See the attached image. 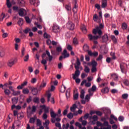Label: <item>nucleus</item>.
Masks as SVG:
<instances>
[{
    "mask_svg": "<svg viewBox=\"0 0 129 129\" xmlns=\"http://www.w3.org/2000/svg\"><path fill=\"white\" fill-rule=\"evenodd\" d=\"M103 24H100L99 26H97L95 29H94L93 30V34L94 35H96V34H98L99 36H101L102 35V29L104 28Z\"/></svg>",
    "mask_w": 129,
    "mask_h": 129,
    "instance_id": "nucleus-1",
    "label": "nucleus"
},
{
    "mask_svg": "<svg viewBox=\"0 0 129 129\" xmlns=\"http://www.w3.org/2000/svg\"><path fill=\"white\" fill-rule=\"evenodd\" d=\"M83 49L85 52H87L88 51V54L89 56H93L94 57H97V56H98V52H92L91 51L88 50H89V47L87 44H85L83 46Z\"/></svg>",
    "mask_w": 129,
    "mask_h": 129,
    "instance_id": "nucleus-2",
    "label": "nucleus"
},
{
    "mask_svg": "<svg viewBox=\"0 0 129 129\" xmlns=\"http://www.w3.org/2000/svg\"><path fill=\"white\" fill-rule=\"evenodd\" d=\"M6 1H7L6 5L8 9H11V8H12V5H13V6H15V5H17V4H18V2H19V0H12L11 3V2H10V0H6Z\"/></svg>",
    "mask_w": 129,
    "mask_h": 129,
    "instance_id": "nucleus-3",
    "label": "nucleus"
},
{
    "mask_svg": "<svg viewBox=\"0 0 129 129\" xmlns=\"http://www.w3.org/2000/svg\"><path fill=\"white\" fill-rule=\"evenodd\" d=\"M45 52H46V53H43L42 54L41 57L42 59H44V58L46 57V55H47L48 57V61L49 62H51L52 60H53V56L50 55V52H49V51L46 50Z\"/></svg>",
    "mask_w": 129,
    "mask_h": 129,
    "instance_id": "nucleus-4",
    "label": "nucleus"
},
{
    "mask_svg": "<svg viewBox=\"0 0 129 129\" xmlns=\"http://www.w3.org/2000/svg\"><path fill=\"white\" fill-rule=\"evenodd\" d=\"M18 62V59L17 58H15L13 60H10L8 62V67H10V68H12L16 63Z\"/></svg>",
    "mask_w": 129,
    "mask_h": 129,
    "instance_id": "nucleus-5",
    "label": "nucleus"
},
{
    "mask_svg": "<svg viewBox=\"0 0 129 129\" xmlns=\"http://www.w3.org/2000/svg\"><path fill=\"white\" fill-rule=\"evenodd\" d=\"M25 12H26V10H25L24 8H21L19 10L18 15L20 16V17H24V16H27V14H25Z\"/></svg>",
    "mask_w": 129,
    "mask_h": 129,
    "instance_id": "nucleus-6",
    "label": "nucleus"
},
{
    "mask_svg": "<svg viewBox=\"0 0 129 129\" xmlns=\"http://www.w3.org/2000/svg\"><path fill=\"white\" fill-rule=\"evenodd\" d=\"M29 88L31 89V92L33 95H37L39 91V89H37L36 88H34L32 87H29Z\"/></svg>",
    "mask_w": 129,
    "mask_h": 129,
    "instance_id": "nucleus-7",
    "label": "nucleus"
},
{
    "mask_svg": "<svg viewBox=\"0 0 129 129\" xmlns=\"http://www.w3.org/2000/svg\"><path fill=\"white\" fill-rule=\"evenodd\" d=\"M72 75L73 76V79H76L77 77H78L79 75H80V71H79V69H76L75 73L73 74Z\"/></svg>",
    "mask_w": 129,
    "mask_h": 129,
    "instance_id": "nucleus-8",
    "label": "nucleus"
},
{
    "mask_svg": "<svg viewBox=\"0 0 129 129\" xmlns=\"http://www.w3.org/2000/svg\"><path fill=\"white\" fill-rule=\"evenodd\" d=\"M75 26L74 24L72 22H69L67 24V27L69 30H74Z\"/></svg>",
    "mask_w": 129,
    "mask_h": 129,
    "instance_id": "nucleus-9",
    "label": "nucleus"
},
{
    "mask_svg": "<svg viewBox=\"0 0 129 129\" xmlns=\"http://www.w3.org/2000/svg\"><path fill=\"white\" fill-rule=\"evenodd\" d=\"M52 31L54 33H59L60 32V28L57 25H54L52 27Z\"/></svg>",
    "mask_w": 129,
    "mask_h": 129,
    "instance_id": "nucleus-10",
    "label": "nucleus"
},
{
    "mask_svg": "<svg viewBox=\"0 0 129 129\" xmlns=\"http://www.w3.org/2000/svg\"><path fill=\"white\" fill-rule=\"evenodd\" d=\"M36 124L37 126H40L39 128L38 129H44V127L42 126V121H41L40 119H36Z\"/></svg>",
    "mask_w": 129,
    "mask_h": 129,
    "instance_id": "nucleus-11",
    "label": "nucleus"
},
{
    "mask_svg": "<svg viewBox=\"0 0 129 129\" xmlns=\"http://www.w3.org/2000/svg\"><path fill=\"white\" fill-rule=\"evenodd\" d=\"M46 85H47V82H45V81L43 80L41 82V84L40 85V88L38 89L39 91L42 90V88H44L46 87Z\"/></svg>",
    "mask_w": 129,
    "mask_h": 129,
    "instance_id": "nucleus-12",
    "label": "nucleus"
},
{
    "mask_svg": "<svg viewBox=\"0 0 129 129\" xmlns=\"http://www.w3.org/2000/svg\"><path fill=\"white\" fill-rule=\"evenodd\" d=\"M81 64L80 62V60H79V58L77 57V62L76 63H75V68L76 69H79V66Z\"/></svg>",
    "mask_w": 129,
    "mask_h": 129,
    "instance_id": "nucleus-13",
    "label": "nucleus"
},
{
    "mask_svg": "<svg viewBox=\"0 0 129 129\" xmlns=\"http://www.w3.org/2000/svg\"><path fill=\"white\" fill-rule=\"evenodd\" d=\"M108 41V36L107 34H105L102 37V42L106 43Z\"/></svg>",
    "mask_w": 129,
    "mask_h": 129,
    "instance_id": "nucleus-14",
    "label": "nucleus"
},
{
    "mask_svg": "<svg viewBox=\"0 0 129 129\" xmlns=\"http://www.w3.org/2000/svg\"><path fill=\"white\" fill-rule=\"evenodd\" d=\"M88 38H89L90 41H91L92 40H97V39H98V38H99V36H92V35H91V34H89Z\"/></svg>",
    "mask_w": 129,
    "mask_h": 129,
    "instance_id": "nucleus-15",
    "label": "nucleus"
},
{
    "mask_svg": "<svg viewBox=\"0 0 129 129\" xmlns=\"http://www.w3.org/2000/svg\"><path fill=\"white\" fill-rule=\"evenodd\" d=\"M28 84L27 81H25L23 84H22L21 85H19L17 86V88L19 90L23 89L24 88V86H26Z\"/></svg>",
    "mask_w": 129,
    "mask_h": 129,
    "instance_id": "nucleus-16",
    "label": "nucleus"
},
{
    "mask_svg": "<svg viewBox=\"0 0 129 129\" xmlns=\"http://www.w3.org/2000/svg\"><path fill=\"white\" fill-rule=\"evenodd\" d=\"M62 55V56H63V59L68 58V57H69V56H70V54L69 53H67V50H66V49L63 50Z\"/></svg>",
    "mask_w": 129,
    "mask_h": 129,
    "instance_id": "nucleus-17",
    "label": "nucleus"
},
{
    "mask_svg": "<svg viewBox=\"0 0 129 129\" xmlns=\"http://www.w3.org/2000/svg\"><path fill=\"white\" fill-rule=\"evenodd\" d=\"M106 7H107V0H102L101 8L102 9H104L106 8Z\"/></svg>",
    "mask_w": 129,
    "mask_h": 129,
    "instance_id": "nucleus-18",
    "label": "nucleus"
},
{
    "mask_svg": "<svg viewBox=\"0 0 129 129\" xmlns=\"http://www.w3.org/2000/svg\"><path fill=\"white\" fill-rule=\"evenodd\" d=\"M75 2V4H74V7H73V11L74 13H76L77 12V8H78V5H77V0H74Z\"/></svg>",
    "mask_w": 129,
    "mask_h": 129,
    "instance_id": "nucleus-19",
    "label": "nucleus"
},
{
    "mask_svg": "<svg viewBox=\"0 0 129 129\" xmlns=\"http://www.w3.org/2000/svg\"><path fill=\"white\" fill-rule=\"evenodd\" d=\"M58 115L57 114H55V112L53 110V109H50V116L51 117H53V118H55L56 116Z\"/></svg>",
    "mask_w": 129,
    "mask_h": 129,
    "instance_id": "nucleus-20",
    "label": "nucleus"
},
{
    "mask_svg": "<svg viewBox=\"0 0 129 129\" xmlns=\"http://www.w3.org/2000/svg\"><path fill=\"white\" fill-rule=\"evenodd\" d=\"M18 5L20 7H25V3L24 0H18Z\"/></svg>",
    "mask_w": 129,
    "mask_h": 129,
    "instance_id": "nucleus-21",
    "label": "nucleus"
},
{
    "mask_svg": "<svg viewBox=\"0 0 129 129\" xmlns=\"http://www.w3.org/2000/svg\"><path fill=\"white\" fill-rule=\"evenodd\" d=\"M101 92H102V93H108V92H109V89L108 87H106L105 88H103L101 90Z\"/></svg>",
    "mask_w": 129,
    "mask_h": 129,
    "instance_id": "nucleus-22",
    "label": "nucleus"
},
{
    "mask_svg": "<svg viewBox=\"0 0 129 129\" xmlns=\"http://www.w3.org/2000/svg\"><path fill=\"white\" fill-rule=\"evenodd\" d=\"M19 100L18 97H14L12 98V102L13 104H17Z\"/></svg>",
    "mask_w": 129,
    "mask_h": 129,
    "instance_id": "nucleus-23",
    "label": "nucleus"
},
{
    "mask_svg": "<svg viewBox=\"0 0 129 129\" xmlns=\"http://www.w3.org/2000/svg\"><path fill=\"white\" fill-rule=\"evenodd\" d=\"M12 91H13L12 94L13 95H14V96H17L21 94V91H15V90H12Z\"/></svg>",
    "mask_w": 129,
    "mask_h": 129,
    "instance_id": "nucleus-24",
    "label": "nucleus"
},
{
    "mask_svg": "<svg viewBox=\"0 0 129 129\" xmlns=\"http://www.w3.org/2000/svg\"><path fill=\"white\" fill-rule=\"evenodd\" d=\"M111 38L114 44H117V39H116V38H115L114 35H111Z\"/></svg>",
    "mask_w": 129,
    "mask_h": 129,
    "instance_id": "nucleus-25",
    "label": "nucleus"
},
{
    "mask_svg": "<svg viewBox=\"0 0 129 129\" xmlns=\"http://www.w3.org/2000/svg\"><path fill=\"white\" fill-rule=\"evenodd\" d=\"M23 23H24V19H23V18H20L18 22V24L19 25V26H20V27H22V26H23Z\"/></svg>",
    "mask_w": 129,
    "mask_h": 129,
    "instance_id": "nucleus-26",
    "label": "nucleus"
},
{
    "mask_svg": "<svg viewBox=\"0 0 129 129\" xmlns=\"http://www.w3.org/2000/svg\"><path fill=\"white\" fill-rule=\"evenodd\" d=\"M76 108H77V105H76V104H74L73 106L70 108L71 111L74 112Z\"/></svg>",
    "mask_w": 129,
    "mask_h": 129,
    "instance_id": "nucleus-27",
    "label": "nucleus"
},
{
    "mask_svg": "<svg viewBox=\"0 0 129 129\" xmlns=\"http://www.w3.org/2000/svg\"><path fill=\"white\" fill-rule=\"evenodd\" d=\"M36 118H37L36 116H34V117H31L29 119L30 123H34L35 121L36 120Z\"/></svg>",
    "mask_w": 129,
    "mask_h": 129,
    "instance_id": "nucleus-28",
    "label": "nucleus"
},
{
    "mask_svg": "<svg viewBox=\"0 0 129 129\" xmlns=\"http://www.w3.org/2000/svg\"><path fill=\"white\" fill-rule=\"evenodd\" d=\"M93 121H92V124H95V123H94V121H97L98 120V117H97V116L94 115L93 116Z\"/></svg>",
    "mask_w": 129,
    "mask_h": 129,
    "instance_id": "nucleus-29",
    "label": "nucleus"
},
{
    "mask_svg": "<svg viewBox=\"0 0 129 129\" xmlns=\"http://www.w3.org/2000/svg\"><path fill=\"white\" fill-rule=\"evenodd\" d=\"M111 76L115 81H118V76L117 75L114 74Z\"/></svg>",
    "mask_w": 129,
    "mask_h": 129,
    "instance_id": "nucleus-30",
    "label": "nucleus"
},
{
    "mask_svg": "<svg viewBox=\"0 0 129 129\" xmlns=\"http://www.w3.org/2000/svg\"><path fill=\"white\" fill-rule=\"evenodd\" d=\"M22 92H23V94H29V93H30V91L29 90V89H28V88H24Z\"/></svg>",
    "mask_w": 129,
    "mask_h": 129,
    "instance_id": "nucleus-31",
    "label": "nucleus"
},
{
    "mask_svg": "<svg viewBox=\"0 0 129 129\" xmlns=\"http://www.w3.org/2000/svg\"><path fill=\"white\" fill-rule=\"evenodd\" d=\"M84 72H85V73H89V72H90V69H89L87 66H84Z\"/></svg>",
    "mask_w": 129,
    "mask_h": 129,
    "instance_id": "nucleus-32",
    "label": "nucleus"
},
{
    "mask_svg": "<svg viewBox=\"0 0 129 129\" xmlns=\"http://www.w3.org/2000/svg\"><path fill=\"white\" fill-rule=\"evenodd\" d=\"M5 18H6V14H5L4 13H2L0 16V22H3Z\"/></svg>",
    "mask_w": 129,
    "mask_h": 129,
    "instance_id": "nucleus-33",
    "label": "nucleus"
},
{
    "mask_svg": "<svg viewBox=\"0 0 129 129\" xmlns=\"http://www.w3.org/2000/svg\"><path fill=\"white\" fill-rule=\"evenodd\" d=\"M122 30H126L127 29V24L125 23H123L121 25Z\"/></svg>",
    "mask_w": 129,
    "mask_h": 129,
    "instance_id": "nucleus-34",
    "label": "nucleus"
},
{
    "mask_svg": "<svg viewBox=\"0 0 129 129\" xmlns=\"http://www.w3.org/2000/svg\"><path fill=\"white\" fill-rule=\"evenodd\" d=\"M85 94V91H84V90H83V89L81 90L80 97L82 99H83V98H84V94Z\"/></svg>",
    "mask_w": 129,
    "mask_h": 129,
    "instance_id": "nucleus-35",
    "label": "nucleus"
},
{
    "mask_svg": "<svg viewBox=\"0 0 129 129\" xmlns=\"http://www.w3.org/2000/svg\"><path fill=\"white\" fill-rule=\"evenodd\" d=\"M81 29L84 34H86V33H87V29H86V27H85V26L83 25L81 27Z\"/></svg>",
    "mask_w": 129,
    "mask_h": 129,
    "instance_id": "nucleus-36",
    "label": "nucleus"
},
{
    "mask_svg": "<svg viewBox=\"0 0 129 129\" xmlns=\"http://www.w3.org/2000/svg\"><path fill=\"white\" fill-rule=\"evenodd\" d=\"M4 93L6 95H10L11 94V91L8 89H5L4 90Z\"/></svg>",
    "mask_w": 129,
    "mask_h": 129,
    "instance_id": "nucleus-37",
    "label": "nucleus"
},
{
    "mask_svg": "<svg viewBox=\"0 0 129 129\" xmlns=\"http://www.w3.org/2000/svg\"><path fill=\"white\" fill-rule=\"evenodd\" d=\"M91 66L92 67H96L97 66V62L95 60H92L91 61Z\"/></svg>",
    "mask_w": 129,
    "mask_h": 129,
    "instance_id": "nucleus-38",
    "label": "nucleus"
},
{
    "mask_svg": "<svg viewBox=\"0 0 129 129\" xmlns=\"http://www.w3.org/2000/svg\"><path fill=\"white\" fill-rule=\"evenodd\" d=\"M73 43L75 46L78 45V40H77V38L75 37L73 39Z\"/></svg>",
    "mask_w": 129,
    "mask_h": 129,
    "instance_id": "nucleus-39",
    "label": "nucleus"
},
{
    "mask_svg": "<svg viewBox=\"0 0 129 129\" xmlns=\"http://www.w3.org/2000/svg\"><path fill=\"white\" fill-rule=\"evenodd\" d=\"M33 102H34V103H40V101L39 100V98L35 97L33 98Z\"/></svg>",
    "mask_w": 129,
    "mask_h": 129,
    "instance_id": "nucleus-40",
    "label": "nucleus"
},
{
    "mask_svg": "<svg viewBox=\"0 0 129 129\" xmlns=\"http://www.w3.org/2000/svg\"><path fill=\"white\" fill-rule=\"evenodd\" d=\"M74 117V114L73 113L70 112L69 114L67 115V117L69 118V119H72V118Z\"/></svg>",
    "mask_w": 129,
    "mask_h": 129,
    "instance_id": "nucleus-41",
    "label": "nucleus"
},
{
    "mask_svg": "<svg viewBox=\"0 0 129 129\" xmlns=\"http://www.w3.org/2000/svg\"><path fill=\"white\" fill-rule=\"evenodd\" d=\"M25 21L27 24H31V20H30V18L28 16L25 17Z\"/></svg>",
    "mask_w": 129,
    "mask_h": 129,
    "instance_id": "nucleus-42",
    "label": "nucleus"
},
{
    "mask_svg": "<svg viewBox=\"0 0 129 129\" xmlns=\"http://www.w3.org/2000/svg\"><path fill=\"white\" fill-rule=\"evenodd\" d=\"M56 52H58V53H61L62 52V47L61 46H58L56 48Z\"/></svg>",
    "mask_w": 129,
    "mask_h": 129,
    "instance_id": "nucleus-43",
    "label": "nucleus"
},
{
    "mask_svg": "<svg viewBox=\"0 0 129 129\" xmlns=\"http://www.w3.org/2000/svg\"><path fill=\"white\" fill-rule=\"evenodd\" d=\"M128 97V94H123L122 95V98L123 99H127Z\"/></svg>",
    "mask_w": 129,
    "mask_h": 129,
    "instance_id": "nucleus-44",
    "label": "nucleus"
},
{
    "mask_svg": "<svg viewBox=\"0 0 129 129\" xmlns=\"http://www.w3.org/2000/svg\"><path fill=\"white\" fill-rule=\"evenodd\" d=\"M78 96H79L78 93H76L74 95V100H77V99H78Z\"/></svg>",
    "mask_w": 129,
    "mask_h": 129,
    "instance_id": "nucleus-45",
    "label": "nucleus"
},
{
    "mask_svg": "<svg viewBox=\"0 0 129 129\" xmlns=\"http://www.w3.org/2000/svg\"><path fill=\"white\" fill-rule=\"evenodd\" d=\"M97 71V69H96V67H92L91 69L92 73H94V72H96Z\"/></svg>",
    "mask_w": 129,
    "mask_h": 129,
    "instance_id": "nucleus-46",
    "label": "nucleus"
},
{
    "mask_svg": "<svg viewBox=\"0 0 129 129\" xmlns=\"http://www.w3.org/2000/svg\"><path fill=\"white\" fill-rule=\"evenodd\" d=\"M30 82L31 83H32L33 84H34V83H36L37 82V79L34 78H32L30 81Z\"/></svg>",
    "mask_w": 129,
    "mask_h": 129,
    "instance_id": "nucleus-47",
    "label": "nucleus"
},
{
    "mask_svg": "<svg viewBox=\"0 0 129 129\" xmlns=\"http://www.w3.org/2000/svg\"><path fill=\"white\" fill-rule=\"evenodd\" d=\"M47 102H50V98H51V93H49L47 94Z\"/></svg>",
    "mask_w": 129,
    "mask_h": 129,
    "instance_id": "nucleus-48",
    "label": "nucleus"
},
{
    "mask_svg": "<svg viewBox=\"0 0 129 129\" xmlns=\"http://www.w3.org/2000/svg\"><path fill=\"white\" fill-rule=\"evenodd\" d=\"M4 56H5V51H4V50L1 49L0 50V56L4 57Z\"/></svg>",
    "mask_w": 129,
    "mask_h": 129,
    "instance_id": "nucleus-49",
    "label": "nucleus"
},
{
    "mask_svg": "<svg viewBox=\"0 0 129 129\" xmlns=\"http://www.w3.org/2000/svg\"><path fill=\"white\" fill-rule=\"evenodd\" d=\"M30 31H31V29L30 28H26L25 30H23V32L25 34H28V33H29Z\"/></svg>",
    "mask_w": 129,
    "mask_h": 129,
    "instance_id": "nucleus-50",
    "label": "nucleus"
},
{
    "mask_svg": "<svg viewBox=\"0 0 129 129\" xmlns=\"http://www.w3.org/2000/svg\"><path fill=\"white\" fill-rule=\"evenodd\" d=\"M43 37L45 39H48V38H50V35H48L46 32H45L43 34Z\"/></svg>",
    "mask_w": 129,
    "mask_h": 129,
    "instance_id": "nucleus-51",
    "label": "nucleus"
},
{
    "mask_svg": "<svg viewBox=\"0 0 129 129\" xmlns=\"http://www.w3.org/2000/svg\"><path fill=\"white\" fill-rule=\"evenodd\" d=\"M30 3L31 4V5L36 6V0H30Z\"/></svg>",
    "mask_w": 129,
    "mask_h": 129,
    "instance_id": "nucleus-52",
    "label": "nucleus"
},
{
    "mask_svg": "<svg viewBox=\"0 0 129 129\" xmlns=\"http://www.w3.org/2000/svg\"><path fill=\"white\" fill-rule=\"evenodd\" d=\"M123 83L124 84V85H126V86H128L129 85V82L127 80H125L123 82Z\"/></svg>",
    "mask_w": 129,
    "mask_h": 129,
    "instance_id": "nucleus-53",
    "label": "nucleus"
},
{
    "mask_svg": "<svg viewBox=\"0 0 129 129\" xmlns=\"http://www.w3.org/2000/svg\"><path fill=\"white\" fill-rule=\"evenodd\" d=\"M85 100H87V101H89V99H90V95L87 94L85 98Z\"/></svg>",
    "mask_w": 129,
    "mask_h": 129,
    "instance_id": "nucleus-54",
    "label": "nucleus"
},
{
    "mask_svg": "<svg viewBox=\"0 0 129 129\" xmlns=\"http://www.w3.org/2000/svg\"><path fill=\"white\" fill-rule=\"evenodd\" d=\"M36 110H37V107L35 105L33 106L31 112H36Z\"/></svg>",
    "mask_w": 129,
    "mask_h": 129,
    "instance_id": "nucleus-55",
    "label": "nucleus"
},
{
    "mask_svg": "<svg viewBox=\"0 0 129 129\" xmlns=\"http://www.w3.org/2000/svg\"><path fill=\"white\" fill-rule=\"evenodd\" d=\"M111 92L113 94H114V93H117L118 91H117V90H116L115 89H113L111 90Z\"/></svg>",
    "mask_w": 129,
    "mask_h": 129,
    "instance_id": "nucleus-56",
    "label": "nucleus"
},
{
    "mask_svg": "<svg viewBox=\"0 0 129 129\" xmlns=\"http://www.w3.org/2000/svg\"><path fill=\"white\" fill-rule=\"evenodd\" d=\"M97 19H98V17L97 16V15L95 14L93 17V20L94 22H97Z\"/></svg>",
    "mask_w": 129,
    "mask_h": 129,
    "instance_id": "nucleus-57",
    "label": "nucleus"
},
{
    "mask_svg": "<svg viewBox=\"0 0 129 129\" xmlns=\"http://www.w3.org/2000/svg\"><path fill=\"white\" fill-rule=\"evenodd\" d=\"M103 58V56H102V55L99 54V56L96 58L97 61H100V60H101Z\"/></svg>",
    "mask_w": 129,
    "mask_h": 129,
    "instance_id": "nucleus-58",
    "label": "nucleus"
},
{
    "mask_svg": "<svg viewBox=\"0 0 129 129\" xmlns=\"http://www.w3.org/2000/svg\"><path fill=\"white\" fill-rule=\"evenodd\" d=\"M44 113H48L49 112V107H46L45 109H44Z\"/></svg>",
    "mask_w": 129,
    "mask_h": 129,
    "instance_id": "nucleus-59",
    "label": "nucleus"
},
{
    "mask_svg": "<svg viewBox=\"0 0 129 129\" xmlns=\"http://www.w3.org/2000/svg\"><path fill=\"white\" fill-rule=\"evenodd\" d=\"M88 117H89V114L88 113H86L84 115V119H87V118H88Z\"/></svg>",
    "mask_w": 129,
    "mask_h": 129,
    "instance_id": "nucleus-60",
    "label": "nucleus"
},
{
    "mask_svg": "<svg viewBox=\"0 0 129 129\" xmlns=\"http://www.w3.org/2000/svg\"><path fill=\"white\" fill-rule=\"evenodd\" d=\"M75 125L76 126H78L79 128H81V127H82V125L79 122H76Z\"/></svg>",
    "mask_w": 129,
    "mask_h": 129,
    "instance_id": "nucleus-61",
    "label": "nucleus"
},
{
    "mask_svg": "<svg viewBox=\"0 0 129 129\" xmlns=\"http://www.w3.org/2000/svg\"><path fill=\"white\" fill-rule=\"evenodd\" d=\"M124 119V117H123V116H120L118 117V121H123Z\"/></svg>",
    "mask_w": 129,
    "mask_h": 129,
    "instance_id": "nucleus-62",
    "label": "nucleus"
},
{
    "mask_svg": "<svg viewBox=\"0 0 129 129\" xmlns=\"http://www.w3.org/2000/svg\"><path fill=\"white\" fill-rule=\"evenodd\" d=\"M41 64H43V65H46V64H47V60L46 59H42L41 60Z\"/></svg>",
    "mask_w": 129,
    "mask_h": 129,
    "instance_id": "nucleus-63",
    "label": "nucleus"
},
{
    "mask_svg": "<svg viewBox=\"0 0 129 129\" xmlns=\"http://www.w3.org/2000/svg\"><path fill=\"white\" fill-rule=\"evenodd\" d=\"M65 8H66V10H67V11L71 10V6H70L66 5Z\"/></svg>",
    "mask_w": 129,
    "mask_h": 129,
    "instance_id": "nucleus-64",
    "label": "nucleus"
}]
</instances>
